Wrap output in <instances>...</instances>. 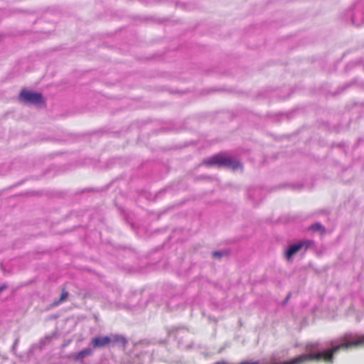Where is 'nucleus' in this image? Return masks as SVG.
I'll use <instances>...</instances> for the list:
<instances>
[{"instance_id":"6","label":"nucleus","mask_w":364,"mask_h":364,"mask_svg":"<svg viewBox=\"0 0 364 364\" xmlns=\"http://www.w3.org/2000/svg\"><path fill=\"white\" fill-rule=\"evenodd\" d=\"M68 292L65 290V289H63L60 298L58 300L54 301L52 306H57L60 304L63 303L64 301H65L68 299Z\"/></svg>"},{"instance_id":"1","label":"nucleus","mask_w":364,"mask_h":364,"mask_svg":"<svg viewBox=\"0 0 364 364\" xmlns=\"http://www.w3.org/2000/svg\"><path fill=\"white\" fill-rule=\"evenodd\" d=\"M341 340L343 341L341 343L333 346L331 349L315 353L302 354L289 361H284V364H303L310 360H321L325 363H333V354L339 350L364 346V333L358 335L346 333L341 336Z\"/></svg>"},{"instance_id":"8","label":"nucleus","mask_w":364,"mask_h":364,"mask_svg":"<svg viewBox=\"0 0 364 364\" xmlns=\"http://www.w3.org/2000/svg\"><path fill=\"white\" fill-rule=\"evenodd\" d=\"M92 354V350L89 348H86V349H84L80 352H78L76 355H75V359L76 360H80V359H82L83 358L86 357V356H88Z\"/></svg>"},{"instance_id":"9","label":"nucleus","mask_w":364,"mask_h":364,"mask_svg":"<svg viewBox=\"0 0 364 364\" xmlns=\"http://www.w3.org/2000/svg\"><path fill=\"white\" fill-rule=\"evenodd\" d=\"M311 228L314 231L323 230L324 229L323 227L319 223L312 225Z\"/></svg>"},{"instance_id":"7","label":"nucleus","mask_w":364,"mask_h":364,"mask_svg":"<svg viewBox=\"0 0 364 364\" xmlns=\"http://www.w3.org/2000/svg\"><path fill=\"white\" fill-rule=\"evenodd\" d=\"M111 338H112V343H118L122 344V346L124 348L126 347L127 341L124 336H120V335H114V336H112V337Z\"/></svg>"},{"instance_id":"11","label":"nucleus","mask_w":364,"mask_h":364,"mask_svg":"<svg viewBox=\"0 0 364 364\" xmlns=\"http://www.w3.org/2000/svg\"><path fill=\"white\" fill-rule=\"evenodd\" d=\"M5 288H6V287H5V286H2V287H0V292H1V291H3Z\"/></svg>"},{"instance_id":"4","label":"nucleus","mask_w":364,"mask_h":364,"mask_svg":"<svg viewBox=\"0 0 364 364\" xmlns=\"http://www.w3.org/2000/svg\"><path fill=\"white\" fill-rule=\"evenodd\" d=\"M312 244L311 240H304L298 243L290 245L286 251L285 256L287 259H289L293 255L297 253L302 248L308 249Z\"/></svg>"},{"instance_id":"3","label":"nucleus","mask_w":364,"mask_h":364,"mask_svg":"<svg viewBox=\"0 0 364 364\" xmlns=\"http://www.w3.org/2000/svg\"><path fill=\"white\" fill-rule=\"evenodd\" d=\"M19 98L25 103L33 105H44L45 101L41 93L23 90L19 94Z\"/></svg>"},{"instance_id":"5","label":"nucleus","mask_w":364,"mask_h":364,"mask_svg":"<svg viewBox=\"0 0 364 364\" xmlns=\"http://www.w3.org/2000/svg\"><path fill=\"white\" fill-rule=\"evenodd\" d=\"M112 343V338L109 336L95 337L92 339V345L93 348H103L109 346Z\"/></svg>"},{"instance_id":"10","label":"nucleus","mask_w":364,"mask_h":364,"mask_svg":"<svg viewBox=\"0 0 364 364\" xmlns=\"http://www.w3.org/2000/svg\"><path fill=\"white\" fill-rule=\"evenodd\" d=\"M222 254L220 252H213V257L215 258H220Z\"/></svg>"},{"instance_id":"2","label":"nucleus","mask_w":364,"mask_h":364,"mask_svg":"<svg viewBox=\"0 0 364 364\" xmlns=\"http://www.w3.org/2000/svg\"><path fill=\"white\" fill-rule=\"evenodd\" d=\"M203 164L207 166L227 167L231 168L233 170L238 168L241 166L239 162L222 153L207 159L203 161Z\"/></svg>"}]
</instances>
